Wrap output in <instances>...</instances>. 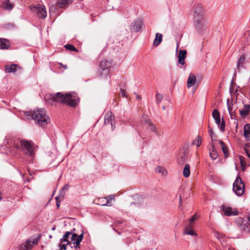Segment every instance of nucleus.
Masks as SVG:
<instances>
[{"instance_id":"6e6d98bb","label":"nucleus","mask_w":250,"mask_h":250,"mask_svg":"<svg viewBox=\"0 0 250 250\" xmlns=\"http://www.w3.org/2000/svg\"><path fill=\"white\" fill-rule=\"evenodd\" d=\"M246 109H250V105H245Z\"/></svg>"},{"instance_id":"4d7b16f0","label":"nucleus","mask_w":250,"mask_h":250,"mask_svg":"<svg viewBox=\"0 0 250 250\" xmlns=\"http://www.w3.org/2000/svg\"><path fill=\"white\" fill-rule=\"evenodd\" d=\"M60 197L59 196H57L56 197L55 199H56V202H60L59 201V199H60Z\"/></svg>"},{"instance_id":"e2e57ef3","label":"nucleus","mask_w":250,"mask_h":250,"mask_svg":"<svg viewBox=\"0 0 250 250\" xmlns=\"http://www.w3.org/2000/svg\"><path fill=\"white\" fill-rule=\"evenodd\" d=\"M53 8H54V7H53V6H52L50 8V9H49L50 11H52V10H53Z\"/></svg>"},{"instance_id":"603ef678","label":"nucleus","mask_w":250,"mask_h":250,"mask_svg":"<svg viewBox=\"0 0 250 250\" xmlns=\"http://www.w3.org/2000/svg\"><path fill=\"white\" fill-rule=\"evenodd\" d=\"M245 152L248 157L250 159V153H249V150L247 149H245Z\"/></svg>"},{"instance_id":"37998d69","label":"nucleus","mask_w":250,"mask_h":250,"mask_svg":"<svg viewBox=\"0 0 250 250\" xmlns=\"http://www.w3.org/2000/svg\"><path fill=\"white\" fill-rule=\"evenodd\" d=\"M121 94L123 97H127V96L125 93V91L123 89H120Z\"/></svg>"},{"instance_id":"4468645a","label":"nucleus","mask_w":250,"mask_h":250,"mask_svg":"<svg viewBox=\"0 0 250 250\" xmlns=\"http://www.w3.org/2000/svg\"><path fill=\"white\" fill-rule=\"evenodd\" d=\"M215 236L219 241L223 248L228 245L227 238L223 234L216 232L215 233Z\"/></svg>"},{"instance_id":"5fc2aeb1","label":"nucleus","mask_w":250,"mask_h":250,"mask_svg":"<svg viewBox=\"0 0 250 250\" xmlns=\"http://www.w3.org/2000/svg\"><path fill=\"white\" fill-rule=\"evenodd\" d=\"M101 198H99L98 199V201L99 202V204L101 205V203H105V201H103V200H100Z\"/></svg>"},{"instance_id":"0eeeda50","label":"nucleus","mask_w":250,"mask_h":250,"mask_svg":"<svg viewBox=\"0 0 250 250\" xmlns=\"http://www.w3.org/2000/svg\"><path fill=\"white\" fill-rule=\"evenodd\" d=\"M30 8L31 11L36 13L37 16L40 18L44 19L47 16L45 7L43 5H31Z\"/></svg>"},{"instance_id":"680f3d73","label":"nucleus","mask_w":250,"mask_h":250,"mask_svg":"<svg viewBox=\"0 0 250 250\" xmlns=\"http://www.w3.org/2000/svg\"><path fill=\"white\" fill-rule=\"evenodd\" d=\"M15 148H16L17 149H19V146H18V145H15Z\"/></svg>"},{"instance_id":"cd10ccee","label":"nucleus","mask_w":250,"mask_h":250,"mask_svg":"<svg viewBox=\"0 0 250 250\" xmlns=\"http://www.w3.org/2000/svg\"><path fill=\"white\" fill-rule=\"evenodd\" d=\"M134 198L135 199H138V201L132 202L131 203V205H135L140 206V205H141L143 203V197H142V196L138 195V194H136L134 196Z\"/></svg>"},{"instance_id":"5701e85b","label":"nucleus","mask_w":250,"mask_h":250,"mask_svg":"<svg viewBox=\"0 0 250 250\" xmlns=\"http://www.w3.org/2000/svg\"><path fill=\"white\" fill-rule=\"evenodd\" d=\"M17 68H19V66L15 64H12L10 66L6 65L5 66V71L7 73L15 72Z\"/></svg>"},{"instance_id":"6ab92c4d","label":"nucleus","mask_w":250,"mask_h":250,"mask_svg":"<svg viewBox=\"0 0 250 250\" xmlns=\"http://www.w3.org/2000/svg\"><path fill=\"white\" fill-rule=\"evenodd\" d=\"M203 12V7L201 5H198L196 6L194 10V18L199 16L202 18V14Z\"/></svg>"},{"instance_id":"bf43d9fd","label":"nucleus","mask_w":250,"mask_h":250,"mask_svg":"<svg viewBox=\"0 0 250 250\" xmlns=\"http://www.w3.org/2000/svg\"><path fill=\"white\" fill-rule=\"evenodd\" d=\"M229 113L230 114V116H231V114H232L233 110H229Z\"/></svg>"},{"instance_id":"de8ad7c7","label":"nucleus","mask_w":250,"mask_h":250,"mask_svg":"<svg viewBox=\"0 0 250 250\" xmlns=\"http://www.w3.org/2000/svg\"><path fill=\"white\" fill-rule=\"evenodd\" d=\"M147 119H149V117H148L147 115H144L142 117V121L145 123V120H147Z\"/></svg>"},{"instance_id":"b1692460","label":"nucleus","mask_w":250,"mask_h":250,"mask_svg":"<svg viewBox=\"0 0 250 250\" xmlns=\"http://www.w3.org/2000/svg\"><path fill=\"white\" fill-rule=\"evenodd\" d=\"M1 7L5 10H11L13 8V4L9 0H6L2 2Z\"/></svg>"},{"instance_id":"a18cd8bd","label":"nucleus","mask_w":250,"mask_h":250,"mask_svg":"<svg viewBox=\"0 0 250 250\" xmlns=\"http://www.w3.org/2000/svg\"><path fill=\"white\" fill-rule=\"evenodd\" d=\"M65 194V193L64 192V191H63V190H61V191L60 192V195L59 196L60 198H63Z\"/></svg>"},{"instance_id":"2eb2a0df","label":"nucleus","mask_w":250,"mask_h":250,"mask_svg":"<svg viewBox=\"0 0 250 250\" xmlns=\"http://www.w3.org/2000/svg\"><path fill=\"white\" fill-rule=\"evenodd\" d=\"M145 124L148 125L147 129L150 131L154 132L157 136H160V133L157 131L155 125L151 122L150 119H147L145 120Z\"/></svg>"},{"instance_id":"e433bc0d","label":"nucleus","mask_w":250,"mask_h":250,"mask_svg":"<svg viewBox=\"0 0 250 250\" xmlns=\"http://www.w3.org/2000/svg\"><path fill=\"white\" fill-rule=\"evenodd\" d=\"M202 143V138L200 136H198L196 139L193 141V144H195L197 146V147H199Z\"/></svg>"},{"instance_id":"c9c22d12","label":"nucleus","mask_w":250,"mask_h":250,"mask_svg":"<svg viewBox=\"0 0 250 250\" xmlns=\"http://www.w3.org/2000/svg\"><path fill=\"white\" fill-rule=\"evenodd\" d=\"M23 112L24 115L26 116L27 119L32 118L33 110H23Z\"/></svg>"},{"instance_id":"423d86ee","label":"nucleus","mask_w":250,"mask_h":250,"mask_svg":"<svg viewBox=\"0 0 250 250\" xmlns=\"http://www.w3.org/2000/svg\"><path fill=\"white\" fill-rule=\"evenodd\" d=\"M111 66V62L104 59L102 60L99 64V73L100 75L104 77H107L109 75V68Z\"/></svg>"},{"instance_id":"393cba45","label":"nucleus","mask_w":250,"mask_h":250,"mask_svg":"<svg viewBox=\"0 0 250 250\" xmlns=\"http://www.w3.org/2000/svg\"><path fill=\"white\" fill-rule=\"evenodd\" d=\"M162 41V35L157 33L155 35V38L153 41V45L156 46L160 44Z\"/></svg>"},{"instance_id":"f03ea898","label":"nucleus","mask_w":250,"mask_h":250,"mask_svg":"<svg viewBox=\"0 0 250 250\" xmlns=\"http://www.w3.org/2000/svg\"><path fill=\"white\" fill-rule=\"evenodd\" d=\"M75 231L76 229H73L71 231H66L65 233L59 244L60 250H65L66 247L71 245V242L75 249L79 247V245L83 238V232L78 234Z\"/></svg>"},{"instance_id":"9d476101","label":"nucleus","mask_w":250,"mask_h":250,"mask_svg":"<svg viewBox=\"0 0 250 250\" xmlns=\"http://www.w3.org/2000/svg\"><path fill=\"white\" fill-rule=\"evenodd\" d=\"M38 238L33 240H28L21 244L20 250H31L34 244L37 243Z\"/></svg>"},{"instance_id":"f3484780","label":"nucleus","mask_w":250,"mask_h":250,"mask_svg":"<svg viewBox=\"0 0 250 250\" xmlns=\"http://www.w3.org/2000/svg\"><path fill=\"white\" fill-rule=\"evenodd\" d=\"M196 82V78L195 76L192 74L190 73L189 75V76L187 80V87L188 88H190L193 86Z\"/></svg>"},{"instance_id":"1a4fd4ad","label":"nucleus","mask_w":250,"mask_h":250,"mask_svg":"<svg viewBox=\"0 0 250 250\" xmlns=\"http://www.w3.org/2000/svg\"><path fill=\"white\" fill-rule=\"evenodd\" d=\"M143 23L141 19L135 20L130 25V30L131 32H138L142 28Z\"/></svg>"},{"instance_id":"774afa93","label":"nucleus","mask_w":250,"mask_h":250,"mask_svg":"<svg viewBox=\"0 0 250 250\" xmlns=\"http://www.w3.org/2000/svg\"><path fill=\"white\" fill-rule=\"evenodd\" d=\"M248 219H249V221L250 222V216L248 217Z\"/></svg>"},{"instance_id":"8fccbe9b","label":"nucleus","mask_w":250,"mask_h":250,"mask_svg":"<svg viewBox=\"0 0 250 250\" xmlns=\"http://www.w3.org/2000/svg\"><path fill=\"white\" fill-rule=\"evenodd\" d=\"M134 94L136 95V99L137 100H140L141 99V97L140 95H138L136 93H134Z\"/></svg>"},{"instance_id":"aec40b11","label":"nucleus","mask_w":250,"mask_h":250,"mask_svg":"<svg viewBox=\"0 0 250 250\" xmlns=\"http://www.w3.org/2000/svg\"><path fill=\"white\" fill-rule=\"evenodd\" d=\"M188 159V156L185 154L180 155L177 158V162L180 165H184Z\"/></svg>"},{"instance_id":"dca6fc26","label":"nucleus","mask_w":250,"mask_h":250,"mask_svg":"<svg viewBox=\"0 0 250 250\" xmlns=\"http://www.w3.org/2000/svg\"><path fill=\"white\" fill-rule=\"evenodd\" d=\"M187 51L186 50H180L178 54V62L181 65L185 63V60L186 58Z\"/></svg>"},{"instance_id":"f704fd0d","label":"nucleus","mask_w":250,"mask_h":250,"mask_svg":"<svg viewBox=\"0 0 250 250\" xmlns=\"http://www.w3.org/2000/svg\"><path fill=\"white\" fill-rule=\"evenodd\" d=\"M156 102L157 104H159L163 99V94L159 93L158 92L156 93Z\"/></svg>"},{"instance_id":"bb28decb","label":"nucleus","mask_w":250,"mask_h":250,"mask_svg":"<svg viewBox=\"0 0 250 250\" xmlns=\"http://www.w3.org/2000/svg\"><path fill=\"white\" fill-rule=\"evenodd\" d=\"M9 46V43L6 39L0 38V49H7Z\"/></svg>"},{"instance_id":"2f4dec72","label":"nucleus","mask_w":250,"mask_h":250,"mask_svg":"<svg viewBox=\"0 0 250 250\" xmlns=\"http://www.w3.org/2000/svg\"><path fill=\"white\" fill-rule=\"evenodd\" d=\"M219 143L221 145V148L225 156H227L228 155V150L226 146L222 141H220Z\"/></svg>"},{"instance_id":"58836bf2","label":"nucleus","mask_w":250,"mask_h":250,"mask_svg":"<svg viewBox=\"0 0 250 250\" xmlns=\"http://www.w3.org/2000/svg\"><path fill=\"white\" fill-rule=\"evenodd\" d=\"M250 110H239L241 116L245 117L249 114Z\"/></svg>"},{"instance_id":"3c124183","label":"nucleus","mask_w":250,"mask_h":250,"mask_svg":"<svg viewBox=\"0 0 250 250\" xmlns=\"http://www.w3.org/2000/svg\"><path fill=\"white\" fill-rule=\"evenodd\" d=\"M244 66L243 65V64H240V69H237V70L238 71H239H239H240L242 69H244Z\"/></svg>"},{"instance_id":"a878e982","label":"nucleus","mask_w":250,"mask_h":250,"mask_svg":"<svg viewBox=\"0 0 250 250\" xmlns=\"http://www.w3.org/2000/svg\"><path fill=\"white\" fill-rule=\"evenodd\" d=\"M209 153L212 159L215 160L217 158L218 154L213 144H212V148L209 149Z\"/></svg>"},{"instance_id":"c03bdc74","label":"nucleus","mask_w":250,"mask_h":250,"mask_svg":"<svg viewBox=\"0 0 250 250\" xmlns=\"http://www.w3.org/2000/svg\"><path fill=\"white\" fill-rule=\"evenodd\" d=\"M106 198H108L109 200L112 201V200H114V195H109L107 196Z\"/></svg>"},{"instance_id":"a19ab883","label":"nucleus","mask_w":250,"mask_h":250,"mask_svg":"<svg viewBox=\"0 0 250 250\" xmlns=\"http://www.w3.org/2000/svg\"><path fill=\"white\" fill-rule=\"evenodd\" d=\"M233 80H232L231 83H230V88H229V92L231 95H232V94L234 92V88H233Z\"/></svg>"},{"instance_id":"13d9d810","label":"nucleus","mask_w":250,"mask_h":250,"mask_svg":"<svg viewBox=\"0 0 250 250\" xmlns=\"http://www.w3.org/2000/svg\"><path fill=\"white\" fill-rule=\"evenodd\" d=\"M60 202H56V205L58 208L60 207Z\"/></svg>"},{"instance_id":"338daca9","label":"nucleus","mask_w":250,"mask_h":250,"mask_svg":"<svg viewBox=\"0 0 250 250\" xmlns=\"http://www.w3.org/2000/svg\"><path fill=\"white\" fill-rule=\"evenodd\" d=\"M8 142H7L6 143V145H7V147H9V146L10 147V146L8 145Z\"/></svg>"},{"instance_id":"4be33fe9","label":"nucleus","mask_w":250,"mask_h":250,"mask_svg":"<svg viewBox=\"0 0 250 250\" xmlns=\"http://www.w3.org/2000/svg\"><path fill=\"white\" fill-rule=\"evenodd\" d=\"M244 136L246 139L250 141V124H246L244 127Z\"/></svg>"},{"instance_id":"0e129e2a","label":"nucleus","mask_w":250,"mask_h":250,"mask_svg":"<svg viewBox=\"0 0 250 250\" xmlns=\"http://www.w3.org/2000/svg\"><path fill=\"white\" fill-rule=\"evenodd\" d=\"M178 48H179V45H178V44L177 43V47H176V51H177V50H178Z\"/></svg>"},{"instance_id":"f257e3e1","label":"nucleus","mask_w":250,"mask_h":250,"mask_svg":"<svg viewBox=\"0 0 250 250\" xmlns=\"http://www.w3.org/2000/svg\"><path fill=\"white\" fill-rule=\"evenodd\" d=\"M44 100L51 104L60 103L73 108L76 107L80 101V98L75 92H67L65 94L61 92L47 94L45 95Z\"/></svg>"},{"instance_id":"4c0bfd02","label":"nucleus","mask_w":250,"mask_h":250,"mask_svg":"<svg viewBox=\"0 0 250 250\" xmlns=\"http://www.w3.org/2000/svg\"><path fill=\"white\" fill-rule=\"evenodd\" d=\"M65 48L70 51H77V49L71 44H66L64 46Z\"/></svg>"},{"instance_id":"7ed1b4c3","label":"nucleus","mask_w":250,"mask_h":250,"mask_svg":"<svg viewBox=\"0 0 250 250\" xmlns=\"http://www.w3.org/2000/svg\"><path fill=\"white\" fill-rule=\"evenodd\" d=\"M32 119L36 123L42 125L47 123L49 118L44 110H33Z\"/></svg>"},{"instance_id":"20e7f679","label":"nucleus","mask_w":250,"mask_h":250,"mask_svg":"<svg viewBox=\"0 0 250 250\" xmlns=\"http://www.w3.org/2000/svg\"><path fill=\"white\" fill-rule=\"evenodd\" d=\"M21 146L22 151L26 154L33 157L35 155V147L31 141L22 140L21 142Z\"/></svg>"},{"instance_id":"72a5a7b5","label":"nucleus","mask_w":250,"mask_h":250,"mask_svg":"<svg viewBox=\"0 0 250 250\" xmlns=\"http://www.w3.org/2000/svg\"><path fill=\"white\" fill-rule=\"evenodd\" d=\"M100 200H103L105 201V203H101V206H111L112 205L111 201H109L108 198H101Z\"/></svg>"},{"instance_id":"473e14b6","label":"nucleus","mask_w":250,"mask_h":250,"mask_svg":"<svg viewBox=\"0 0 250 250\" xmlns=\"http://www.w3.org/2000/svg\"><path fill=\"white\" fill-rule=\"evenodd\" d=\"M245 60V57L244 55H242L239 57V58L237 62L236 67H237V69H240V64H243V63L244 62Z\"/></svg>"},{"instance_id":"49530a36","label":"nucleus","mask_w":250,"mask_h":250,"mask_svg":"<svg viewBox=\"0 0 250 250\" xmlns=\"http://www.w3.org/2000/svg\"><path fill=\"white\" fill-rule=\"evenodd\" d=\"M227 103H228V110H229V109H232V108H237L238 107H236V106H230L229 104V100H227Z\"/></svg>"},{"instance_id":"864d4df0","label":"nucleus","mask_w":250,"mask_h":250,"mask_svg":"<svg viewBox=\"0 0 250 250\" xmlns=\"http://www.w3.org/2000/svg\"><path fill=\"white\" fill-rule=\"evenodd\" d=\"M121 223H123V221H117L116 223V224L117 225V226H119L120 224Z\"/></svg>"},{"instance_id":"052dcab7","label":"nucleus","mask_w":250,"mask_h":250,"mask_svg":"<svg viewBox=\"0 0 250 250\" xmlns=\"http://www.w3.org/2000/svg\"><path fill=\"white\" fill-rule=\"evenodd\" d=\"M182 204V198L181 196H180V206H181Z\"/></svg>"},{"instance_id":"c756f323","label":"nucleus","mask_w":250,"mask_h":250,"mask_svg":"<svg viewBox=\"0 0 250 250\" xmlns=\"http://www.w3.org/2000/svg\"><path fill=\"white\" fill-rule=\"evenodd\" d=\"M155 170L156 172L161 173L163 176H165L167 174V170L163 167L158 166L155 168Z\"/></svg>"},{"instance_id":"7c9ffc66","label":"nucleus","mask_w":250,"mask_h":250,"mask_svg":"<svg viewBox=\"0 0 250 250\" xmlns=\"http://www.w3.org/2000/svg\"><path fill=\"white\" fill-rule=\"evenodd\" d=\"M197 219V216L196 214H194L192 217H191L188 222L186 224V225L193 226L194 227V222Z\"/></svg>"},{"instance_id":"412c9836","label":"nucleus","mask_w":250,"mask_h":250,"mask_svg":"<svg viewBox=\"0 0 250 250\" xmlns=\"http://www.w3.org/2000/svg\"><path fill=\"white\" fill-rule=\"evenodd\" d=\"M72 2V0H59L57 3L58 7L63 8Z\"/></svg>"},{"instance_id":"09e8293b","label":"nucleus","mask_w":250,"mask_h":250,"mask_svg":"<svg viewBox=\"0 0 250 250\" xmlns=\"http://www.w3.org/2000/svg\"><path fill=\"white\" fill-rule=\"evenodd\" d=\"M225 249H226L225 250H227V249H228V250H234V249L230 246H229L228 245H227L226 247L224 248Z\"/></svg>"},{"instance_id":"6e6552de","label":"nucleus","mask_w":250,"mask_h":250,"mask_svg":"<svg viewBox=\"0 0 250 250\" xmlns=\"http://www.w3.org/2000/svg\"><path fill=\"white\" fill-rule=\"evenodd\" d=\"M212 115L221 131L224 132L225 128V122L223 118L221 119L220 114L218 110H213Z\"/></svg>"},{"instance_id":"a211bd4d","label":"nucleus","mask_w":250,"mask_h":250,"mask_svg":"<svg viewBox=\"0 0 250 250\" xmlns=\"http://www.w3.org/2000/svg\"><path fill=\"white\" fill-rule=\"evenodd\" d=\"M193 226L186 225L184 228V233L187 235L196 236V232L193 229Z\"/></svg>"},{"instance_id":"c85d7f7f","label":"nucleus","mask_w":250,"mask_h":250,"mask_svg":"<svg viewBox=\"0 0 250 250\" xmlns=\"http://www.w3.org/2000/svg\"><path fill=\"white\" fill-rule=\"evenodd\" d=\"M190 166L187 164L185 166V167L183 170V176L186 177H188L190 175Z\"/></svg>"},{"instance_id":"79ce46f5","label":"nucleus","mask_w":250,"mask_h":250,"mask_svg":"<svg viewBox=\"0 0 250 250\" xmlns=\"http://www.w3.org/2000/svg\"><path fill=\"white\" fill-rule=\"evenodd\" d=\"M68 188H69V185L68 184H66L62 187L61 190H63V191H64V192L65 193L66 191H67L68 190Z\"/></svg>"},{"instance_id":"ea45409f","label":"nucleus","mask_w":250,"mask_h":250,"mask_svg":"<svg viewBox=\"0 0 250 250\" xmlns=\"http://www.w3.org/2000/svg\"><path fill=\"white\" fill-rule=\"evenodd\" d=\"M208 133H209V135L210 137L211 138L212 141H213V138L215 137V134L213 132V131L212 129H209L208 130Z\"/></svg>"},{"instance_id":"ddd939ff","label":"nucleus","mask_w":250,"mask_h":250,"mask_svg":"<svg viewBox=\"0 0 250 250\" xmlns=\"http://www.w3.org/2000/svg\"><path fill=\"white\" fill-rule=\"evenodd\" d=\"M194 21L195 28L198 30H201L205 24L203 18L198 16L194 18Z\"/></svg>"},{"instance_id":"39448f33","label":"nucleus","mask_w":250,"mask_h":250,"mask_svg":"<svg viewBox=\"0 0 250 250\" xmlns=\"http://www.w3.org/2000/svg\"><path fill=\"white\" fill-rule=\"evenodd\" d=\"M245 184L242 182L241 178L238 177L235 179L233 184V190L238 196H241L244 192Z\"/></svg>"},{"instance_id":"f8f14e48","label":"nucleus","mask_w":250,"mask_h":250,"mask_svg":"<svg viewBox=\"0 0 250 250\" xmlns=\"http://www.w3.org/2000/svg\"><path fill=\"white\" fill-rule=\"evenodd\" d=\"M222 210L223 214L227 216L236 215L238 214V211L236 209H232L230 207L225 206L222 207Z\"/></svg>"},{"instance_id":"9b49d317","label":"nucleus","mask_w":250,"mask_h":250,"mask_svg":"<svg viewBox=\"0 0 250 250\" xmlns=\"http://www.w3.org/2000/svg\"><path fill=\"white\" fill-rule=\"evenodd\" d=\"M104 124H110L113 129V122L114 120V116L112 112L110 110H108L105 114L104 116Z\"/></svg>"},{"instance_id":"69168bd1","label":"nucleus","mask_w":250,"mask_h":250,"mask_svg":"<svg viewBox=\"0 0 250 250\" xmlns=\"http://www.w3.org/2000/svg\"><path fill=\"white\" fill-rule=\"evenodd\" d=\"M9 151H10L11 154H12L13 155L15 154L14 152H11V149Z\"/></svg>"}]
</instances>
